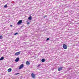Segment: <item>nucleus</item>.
<instances>
[{
	"mask_svg": "<svg viewBox=\"0 0 79 79\" xmlns=\"http://www.w3.org/2000/svg\"><path fill=\"white\" fill-rule=\"evenodd\" d=\"M27 24H30V23L29 22H28L27 23Z\"/></svg>",
	"mask_w": 79,
	"mask_h": 79,
	"instance_id": "dca6fc26",
	"label": "nucleus"
},
{
	"mask_svg": "<svg viewBox=\"0 0 79 79\" xmlns=\"http://www.w3.org/2000/svg\"><path fill=\"white\" fill-rule=\"evenodd\" d=\"M63 67H59L58 69V71H61V70H62V69H63Z\"/></svg>",
	"mask_w": 79,
	"mask_h": 79,
	"instance_id": "423d86ee",
	"label": "nucleus"
},
{
	"mask_svg": "<svg viewBox=\"0 0 79 79\" xmlns=\"http://www.w3.org/2000/svg\"><path fill=\"white\" fill-rule=\"evenodd\" d=\"M49 38H48L46 40H49Z\"/></svg>",
	"mask_w": 79,
	"mask_h": 79,
	"instance_id": "a211bd4d",
	"label": "nucleus"
},
{
	"mask_svg": "<svg viewBox=\"0 0 79 79\" xmlns=\"http://www.w3.org/2000/svg\"><path fill=\"white\" fill-rule=\"evenodd\" d=\"M11 70H12L10 68L7 70V71L8 72H11Z\"/></svg>",
	"mask_w": 79,
	"mask_h": 79,
	"instance_id": "1a4fd4ad",
	"label": "nucleus"
},
{
	"mask_svg": "<svg viewBox=\"0 0 79 79\" xmlns=\"http://www.w3.org/2000/svg\"><path fill=\"white\" fill-rule=\"evenodd\" d=\"M26 64L28 66H29V64H30V63L28 61H27L26 62Z\"/></svg>",
	"mask_w": 79,
	"mask_h": 79,
	"instance_id": "0eeeda50",
	"label": "nucleus"
},
{
	"mask_svg": "<svg viewBox=\"0 0 79 79\" xmlns=\"http://www.w3.org/2000/svg\"><path fill=\"white\" fill-rule=\"evenodd\" d=\"M10 26L11 27H12V26H13V25H10Z\"/></svg>",
	"mask_w": 79,
	"mask_h": 79,
	"instance_id": "412c9836",
	"label": "nucleus"
},
{
	"mask_svg": "<svg viewBox=\"0 0 79 79\" xmlns=\"http://www.w3.org/2000/svg\"><path fill=\"white\" fill-rule=\"evenodd\" d=\"M19 74V73H18L15 74V75H17V74Z\"/></svg>",
	"mask_w": 79,
	"mask_h": 79,
	"instance_id": "f3484780",
	"label": "nucleus"
},
{
	"mask_svg": "<svg viewBox=\"0 0 79 79\" xmlns=\"http://www.w3.org/2000/svg\"><path fill=\"white\" fill-rule=\"evenodd\" d=\"M31 77L33 79H35V74L32 73L31 74Z\"/></svg>",
	"mask_w": 79,
	"mask_h": 79,
	"instance_id": "f03ea898",
	"label": "nucleus"
},
{
	"mask_svg": "<svg viewBox=\"0 0 79 79\" xmlns=\"http://www.w3.org/2000/svg\"><path fill=\"white\" fill-rule=\"evenodd\" d=\"M21 52L20 51L19 52H16L15 53V55H16V56H17L18 55H19V54H20Z\"/></svg>",
	"mask_w": 79,
	"mask_h": 79,
	"instance_id": "20e7f679",
	"label": "nucleus"
},
{
	"mask_svg": "<svg viewBox=\"0 0 79 79\" xmlns=\"http://www.w3.org/2000/svg\"><path fill=\"white\" fill-rule=\"evenodd\" d=\"M4 59V57H1V58L0 59V60H3V59Z\"/></svg>",
	"mask_w": 79,
	"mask_h": 79,
	"instance_id": "f8f14e48",
	"label": "nucleus"
},
{
	"mask_svg": "<svg viewBox=\"0 0 79 79\" xmlns=\"http://www.w3.org/2000/svg\"><path fill=\"white\" fill-rule=\"evenodd\" d=\"M24 67V64H21L19 66V69H21V68H23Z\"/></svg>",
	"mask_w": 79,
	"mask_h": 79,
	"instance_id": "39448f33",
	"label": "nucleus"
},
{
	"mask_svg": "<svg viewBox=\"0 0 79 79\" xmlns=\"http://www.w3.org/2000/svg\"><path fill=\"white\" fill-rule=\"evenodd\" d=\"M40 66V64H39L37 66V67H39V66Z\"/></svg>",
	"mask_w": 79,
	"mask_h": 79,
	"instance_id": "6ab92c4d",
	"label": "nucleus"
},
{
	"mask_svg": "<svg viewBox=\"0 0 79 79\" xmlns=\"http://www.w3.org/2000/svg\"><path fill=\"white\" fill-rule=\"evenodd\" d=\"M19 60V58H17L16 59L15 61H16V62H18Z\"/></svg>",
	"mask_w": 79,
	"mask_h": 79,
	"instance_id": "6e6552de",
	"label": "nucleus"
},
{
	"mask_svg": "<svg viewBox=\"0 0 79 79\" xmlns=\"http://www.w3.org/2000/svg\"><path fill=\"white\" fill-rule=\"evenodd\" d=\"M22 20H20L19 21V22L17 23V24L18 25H19V24H21L22 23Z\"/></svg>",
	"mask_w": 79,
	"mask_h": 79,
	"instance_id": "7ed1b4c3",
	"label": "nucleus"
},
{
	"mask_svg": "<svg viewBox=\"0 0 79 79\" xmlns=\"http://www.w3.org/2000/svg\"><path fill=\"white\" fill-rule=\"evenodd\" d=\"M46 17H47V15H45L44 17V18H46Z\"/></svg>",
	"mask_w": 79,
	"mask_h": 79,
	"instance_id": "aec40b11",
	"label": "nucleus"
},
{
	"mask_svg": "<svg viewBox=\"0 0 79 79\" xmlns=\"http://www.w3.org/2000/svg\"><path fill=\"white\" fill-rule=\"evenodd\" d=\"M3 39V36H2V35H0V39Z\"/></svg>",
	"mask_w": 79,
	"mask_h": 79,
	"instance_id": "ddd939ff",
	"label": "nucleus"
},
{
	"mask_svg": "<svg viewBox=\"0 0 79 79\" xmlns=\"http://www.w3.org/2000/svg\"><path fill=\"white\" fill-rule=\"evenodd\" d=\"M4 7H5V8H6V7H7V4H6L5 6H4Z\"/></svg>",
	"mask_w": 79,
	"mask_h": 79,
	"instance_id": "4468645a",
	"label": "nucleus"
},
{
	"mask_svg": "<svg viewBox=\"0 0 79 79\" xmlns=\"http://www.w3.org/2000/svg\"><path fill=\"white\" fill-rule=\"evenodd\" d=\"M45 59H43L42 60H41V61L42 62V63H44V62H45Z\"/></svg>",
	"mask_w": 79,
	"mask_h": 79,
	"instance_id": "9d476101",
	"label": "nucleus"
},
{
	"mask_svg": "<svg viewBox=\"0 0 79 79\" xmlns=\"http://www.w3.org/2000/svg\"><path fill=\"white\" fill-rule=\"evenodd\" d=\"M28 19H29V20H31V19H32V17L30 16L28 18Z\"/></svg>",
	"mask_w": 79,
	"mask_h": 79,
	"instance_id": "9b49d317",
	"label": "nucleus"
},
{
	"mask_svg": "<svg viewBox=\"0 0 79 79\" xmlns=\"http://www.w3.org/2000/svg\"><path fill=\"white\" fill-rule=\"evenodd\" d=\"M63 47L64 49H67L68 48V47H67V45H66L65 44H63Z\"/></svg>",
	"mask_w": 79,
	"mask_h": 79,
	"instance_id": "f257e3e1",
	"label": "nucleus"
},
{
	"mask_svg": "<svg viewBox=\"0 0 79 79\" xmlns=\"http://www.w3.org/2000/svg\"><path fill=\"white\" fill-rule=\"evenodd\" d=\"M17 34H18V33H15L14 35H16Z\"/></svg>",
	"mask_w": 79,
	"mask_h": 79,
	"instance_id": "2eb2a0df",
	"label": "nucleus"
}]
</instances>
